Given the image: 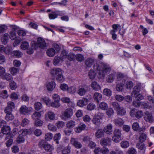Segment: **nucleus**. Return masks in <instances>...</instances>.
<instances>
[{
  "label": "nucleus",
  "mask_w": 154,
  "mask_h": 154,
  "mask_svg": "<svg viewBox=\"0 0 154 154\" xmlns=\"http://www.w3.org/2000/svg\"><path fill=\"white\" fill-rule=\"evenodd\" d=\"M94 70L98 72V74L100 78L103 77L107 73H109L111 70L110 66L108 64H105L101 70H100V67L97 63H95L93 66Z\"/></svg>",
  "instance_id": "nucleus-1"
},
{
  "label": "nucleus",
  "mask_w": 154,
  "mask_h": 154,
  "mask_svg": "<svg viewBox=\"0 0 154 154\" xmlns=\"http://www.w3.org/2000/svg\"><path fill=\"white\" fill-rule=\"evenodd\" d=\"M63 71L60 68H54L51 71V75L56 78L58 81H60L63 79Z\"/></svg>",
  "instance_id": "nucleus-2"
},
{
  "label": "nucleus",
  "mask_w": 154,
  "mask_h": 154,
  "mask_svg": "<svg viewBox=\"0 0 154 154\" xmlns=\"http://www.w3.org/2000/svg\"><path fill=\"white\" fill-rule=\"evenodd\" d=\"M73 114V112L72 109L70 108H67L62 112L61 116V118L63 119H68L72 116Z\"/></svg>",
  "instance_id": "nucleus-3"
},
{
  "label": "nucleus",
  "mask_w": 154,
  "mask_h": 154,
  "mask_svg": "<svg viewBox=\"0 0 154 154\" xmlns=\"http://www.w3.org/2000/svg\"><path fill=\"white\" fill-rule=\"evenodd\" d=\"M114 136L112 137V140L116 143H118L121 140V131L119 129H115L113 132Z\"/></svg>",
  "instance_id": "nucleus-4"
},
{
  "label": "nucleus",
  "mask_w": 154,
  "mask_h": 154,
  "mask_svg": "<svg viewBox=\"0 0 154 154\" xmlns=\"http://www.w3.org/2000/svg\"><path fill=\"white\" fill-rule=\"evenodd\" d=\"M88 87L86 85L80 86L77 90V93L80 96H83L89 90Z\"/></svg>",
  "instance_id": "nucleus-5"
},
{
  "label": "nucleus",
  "mask_w": 154,
  "mask_h": 154,
  "mask_svg": "<svg viewBox=\"0 0 154 154\" xmlns=\"http://www.w3.org/2000/svg\"><path fill=\"white\" fill-rule=\"evenodd\" d=\"M95 154H107L109 152V150L106 147H103L100 148L99 147H96L94 150Z\"/></svg>",
  "instance_id": "nucleus-6"
},
{
  "label": "nucleus",
  "mask_w": 154,
  "mask_h": 154,
  "mask_svg": "<svg viewBox=\"0 0 154 154\" xmlns=\"http://www.w3.org/2000/svg\"><path fill=\"white\" fill-rule=\"evenodd\" d=\"M144 119L146 122L152 123L154 121V117L151 113L148 111L145 112V116L144 117Z\"/></svg>",
  "instance_id": "nucleus-7"
},
{
  "label": "nucleus",
  "mask_w": 154,
  "mask_h": 154,
  "mask_svg": "<svg viewBox=\"0 0 154 154\" xmlns=\"http://www.w3.org/2000/svg\"><path fill=\"white\" fill-rule=\"evenodd\" d=\"M7 106L4 109L5 113H11L15 108V105L14 102L9 101L7 103Z\"/></svg>",
  "instance_id": "nucleus-8"
},
{
  "label": "nucleus",
  "mask_w": 154,
  "mask_h": 154,
  "mask_svg": "<svg viewBox=\"0 0 154 154\" xmlns=\"http://www.w3.org/2000/svg\"><path fill=\"white\" fill-rule=\"evenodd\" d=\"M135 109H132L130 112V116L132 117H135L137 119H139L141 118L143 116V113L141 110L136 111Z\"/></svg>",
  "instance_id": "nucleus-9"
},
{
  "label": "nucleus",
  "mask_w": 154,
  "mask_h": 154,
  "mask_svg": "<svg viewBox=\"0 0 154 154\" xmlns=\"http://www.w3.org/2000/svg\"><path fill=\"white\" fill-rule=\"evenodd\" d=\"M70 142L72 145L77 149H80L82 147V144L78 141L77 138L71 137Z\"/></svg>",
  "instance_id": "nucleus-10"
},
{
  "label": "nucleus",
  "mask_w": 154,
  "mask_h": 154,
  "mask_svg": "<svg viewBox=\"0 0 154 154\" xmlns=\"http://www.w3.org/2000/svg\"><path fill=\"white\" fill-rule=\"evenodd\" d=\"M97 116H100V118L94 117L92 121L93 124L96 125H99L101 124V117L103 116V114L102 113L98 112L97 113Z\"/></svg>",
  "instance_id": "nucleus-11"
},
{
  "label": "nucleus",
  "mask_w": 154,
  "mask_h": 154,
  "mask_svg": "<svg viewBox=\"0 0 154 154\" xmlns=\"http://www.w3.org/2000/svg\"><path fill=\"white\" fill-rule=\"evenodd\" d=\"M104 132L108 134H111L112 133V125L111 124H108L104 128Z\"/></svg>",
  "instance_id": "nucleus-12"
},
{
  "label": "nucleus",
  "mask_w": 154,
  "mask_h": 154,
  "mask_svg": "<svg viewBox=\"0 0 154 154\" xmlns=\"http://www.w3.org/2000/svg\"><path fill=\"white\" fill-rule=\"evenodd\" d=\"M38 46L42 49H45L46 47V44L43 39L40 37L38 38Z\"/></svg>",
  "instance_id": "nucleus-13"
},
{
  "label": "nucleus",
  "mask_w": 154,
  "mask_h": 154,
  "mask_svg": "<svg viewBox=\"0 0 154 154\" xmlns=\"http://www.w3.org/2000/svg\"><path fill=\"white\" fill-rule=\"evenodd\" d=\"M61 101L63 103L68 104L69 106L73 107L75 105V103L70 100V98L66 97H64L61 98Z\"/></svg>",
  "instance_id": "nucleus-14"
},
{
  "label": "nucleus",
  "mask_w": 154,
  "mask_h": 154,
  "mask_svg": "<svg viewBox=\"0 0 154 154\" xmlns=\"http://www.w3.org/2000/svg\"><path fill=\"white\" fill-rule=\"evenodd\" d=\"M88 101V99L83 98L82 99L79 100L78 101L77 105L80 107H83L87 104Z\"/></svg>",
  "instance_id": "nucleus-15"
},
{
  "label": "nucleus",
  "mask_w": 154,
  "mask_h": 154,
  "mask_svg": "<svg viewBox=\"0 0 154 154\" xmlns=\"http://www.w3.org/2000/svg\"><path fill=\"white\" fill-rule=\"evenodd\" d=\"M111 140L108 137H106L102 139L100 141V144L103 146L109 145L110 144Z\"/></svg>",
  "instance_id": "nucleus-16"
},
{
  "label": "nucleus",
  "mask_w": 154,
  "mask_h": 154,
  "mask_svg": "<svg viewBox=\"0 0 154 154\" xmlns=\"http://www.w3.org/2000/svg\"><path fill=\"white\" fill-rule=\"evenodd\" d=\"M31 110L30 108H28L26 106L23 105L21 107L20 111L21 114L25 115L30 111Z\"/></svg>",
  "instance_id": "nucleus-17"
},
{
  "label": "nucleus",
  "mask_w": 154,
  "mask_h": 154,
  "mask_svg": "<svg viewBox=\"0 0 154 154\" xmlns=\"http://www.w3.org/2000/svg\"><path fill=\"white\" fill-rule=\"evenodd\" d=\"M11 56L15 58L21 57L22 55V53L19 50L14 51L11 53Z\"/></svg>",
  "instance_id": "nucleus-18"
},
{
  "label": "nucleus",
  "mask_w": 154,
  "mask_h": 154,
  "mask_svg": "<svg viewBox=\"0 0 154 154\" xmlns=\"http://www.w3.org/2000/svg\"><path fill=\"white\" fill-rule=\"evenodd\" d=\"M113 122L116 126L120 127L123 125L124 122L122 119L119 118L115 119Z\"/></svg>",
  "instance_id": "nucleus-19"
},
{
  "label": "nucleus",
  "mask_w": 154,
  "mask_h": 154,
  "mask_svg": "<svg viewBox=\"0 0 154 154\" xmlns=\"http://www.w3.org/2000/svg\"><path fill=\"white\" fill-rule=\"evenodd\" d=\"M115 77V74L114 73H111L107 76L106 81L108 82L111 83L114 81Z\"/></svg>",
  "instance_id": "nucleus-20"
},
{
  "label": "nucleus",
  "mask_w": 154,
  "mask_h": 154,
  "mask_svg": "<svg viewBox=\"0 0 154 154\" xmlns=\"http://www.w3.org/2000/svg\"><path fill=\"white\" fill-rule=\"evenodd\" d=\"M92 88L96 91H98L100 89V85L96 82H92L91 84Z\"/></svg>",
  "instance_id": "nucleus-21"
},
{
  "label": "nucleus",
  "mask_w": 154,
  "mask_h": 154,
  "mask_svg": "<svg viewBox=\"0 0 154 154\" xmlns=\"http://www.w3.org/2000/svg\"><path fill=\"white\" fill-rule=\"evenodd\" d=\"M55 83L54 82H51L48 83L47 85V88L48 91L53 90L55 87Z\"/></svg>",
  "instance_id": "nucleus-22"
},
{
  "label": "nucleus",
  "mask_w": 154,
  "mask_h": 154,
  "mask_svg": "<svg viewBox=\"0 0 154 154\" xmlns=\"http://www.w3.org/2000/svg\"><path fill=\"white\" fill-rule=\"evenodd\" d=\"M93 98L94 100L96 101L97 103H98L99 100H100L102 99V95L99 93L96 92L94 94Z\"/></svg>",
  "instance_id": "nucleus-23"
},
{
  "label": "nucleus",
  "mask_w": 154,
  "mask_h": 154,
  "mask_svg": "<svg viewBox=\"0 0 154 154\" xmlns=\"http://www.w3.org/2000/svg\"><path fill=\"white\" fill-rule=\"evenodd\" d=\"M2 131L3 134H8L10 132L11 128L9 126L5 125L2 127Z\"/></svg>",
  "instance_id": "nucleus-24"
},
{
  "label": "nucleus",
  "mask_w": 154,
  "mask_h": 154,
  "mask_svg": "<svg viewBox=\"0 0 154 154\" xmlns=\"http://www.w3.org/2000/svg\"><path fill=\"white\" fill-rule=\"evenodd\" d=\"M118 115L120 116L125 115L126 111L125 109L121 106L116 110Z\"/></svg>",
  "instance_id": "nucleus-25"
},
{
  "label": "nucleus",
  "mask_w": 154,
  "mask_h": 154,
  "mask_svg": "<svg viewBox=\"0 0 154 154\" xmlns=\"http://www.w3.org/2000/svg\"><path fill=\"white\" fill-rule=\"evenodd\" d=\"M94 60L91 58H88L85 61V64L86 66L91 67L93 64Z\"/></svg>",
  "instance_id": "nucleus-26"
},
{
  "label": "nucleus",
  "mask_w": 154,
  "mask_h": 154,
  "mask_svg": "<svg viewBox=\"0 0 154 154\" xmlns=\"http://www.w3.org/2000/svg\"><path fill=\"white\" fill-rule=\"evenodd\" d=\"M75 125V122L73 120L68 121L66 124V126L69 129L72 128Z\"/></svg>",
  "instance_id": "nucleus-27"
},
{
  "label": "nucleus",
  "mask_w": 154,
  "mask_h": 154,
  "mask_svg": "<svg viewBox=\"0 0 154 154\" xmlns=\"http://www.w3.org/2000/svg\"><path fill=\"white\" fill-rule=\"evenodd\" d=\"M136 147L141 150H143L144 151L146 149V147L144 144L142 143L138 142L136 144Z\"/></svg>",
  "instance_id": "nucleus-28"
},
{
  "label": "nucleus",
  "mask_w": 154,
  "mask_h": 154,
  "mask_svg": "<svg viewBox=\"0 0 154 154\" xmlns=\"http://www.w3.org/2000/svg\"><path fill=\"white\" fill-rule=\"evenodd\" d=\"M41 114L40 113L38 112H34L32 116V119L35 121L39 120L41 118Z\"/></svg>",
  "instance_id": "nucleus-29"
},
{
  "label": "nucleus",
  "mask_w": 154,
  "mask_h": 154,
  "mask_svg": "<svg viewBox=\"0 0 154 154\" xmlns=\"http://www.w3.org/2000/svg\"><path fill=\"white\" fill-rule=\"evenodd\" d=\"M86 125L84 124H80L76 128L75 131L77 133H80L82 131L84 130L86 128Z\"/></svg>",
  "instance_id": "nucleus-30"
},
{
  "label": "nucleus",
  "mask_w": 154,
  "mask_h": 154,
  "mask_svg": "<svg viewBox=\"0 0 154 154\" xmlns=\"http://www.w3.org/2000/svg\"><path fill=\"white\" fill-rule=\"evenodd\" d=\"M104 134L103 131L101 129L98 130L95 133V136L98 138H101Z\"/></svg>",
  "instance_id": "nucleus-31"
},
{
  "label": "nucleus",
  "mask_w": 154,
  "mask_h": 154,
  "mask_svg": "<svg viewBox=\"0 0 154 154\" xmlns=\"http://www.w3.org/2000/svg\"><path fill=\"white\" fill-rule=\"evenodd\" d=\"M99 106L100 108L104 110H107L108 107L107 103L104 102L100 103L99 104Z\"/></svg>",
  "instance_id": "nucleus-32"
},
{
  "label": "nucleus",
  "mask_w": 154,
  "mask_h": 154,
  "mask_svg": "<svg viewBox=\"0 0 154 154\" xmlns=\"http://www.w3.org/2000/svg\"><path fill=\"white\" fill-rule=\"evenodd\" d=\"M9 35L8 33L5 34L1 39V41L3 44L6 45L8 41Z\"/></svg>",
  "instance_id": "nucleus-33"
},
{
  "label": "nucleus",
  "mask_w": 154,
  "mask_h": 154,
  "mask_svg": "<svg viewBox=\"0 0 154 154\" xmlns=\"http://www.w3.org/2000/svg\"><path fill=\"white\" fill-rule=\"evenodd\" d=\"M29 46V44L27 42L24 41L22 42L20 48L22 49L25 50L27 49Z\"/></svg>",
  "instance_id": "nucleus-34"
},
{
  "label": "nucleus",
  "mask_w": 154,
  "mask_h": 154,
  "mask_svg": "<svg viewBox=\"0 0 154 154\" xmlns=\"http://www.w3.org/2000/svg\"><path fill=\"white\" fill-rule=\"evenodd\" d=\"M56 51L54 48H51L48 49L47 51V54L48 56L51 57L53 56L55 54Z\"/></svg>",
  "instance_id": "nucleus-35"
},
{
  "label": "nucleus",
  "mask_w": 154,
  "mask_h": 154,
  "mask_svg": "<svg viewBox=\"0 0 154 154\" xmlns=\"http://www.w3.org/2000/svg\"><path fill=\"white\" fill-rule=\"evenodd\" d=\"M96 107V105L94 103L91 102L87 105V109L88 110L92 111L94 110Z\"/></svg>",
  "instance_id": "nucleus-36"
},
{
  "label": "nucleus",
  "mask_w": 154,
  "mask_h": 154,
  "mask_svg": "<svg viewBox=\"0 0 154 154\" xmlns=\"http://www.w3.org/2000/svg\"><path fill=\"white\" fill-rule=\"evenodd\" d=\"M140 106L141 107L144 109H148L150 110H152L154 108L153 106H150L148 105L147 103L144 102L141 103Z\"/></svg>",
  "instance_id": "nucleus-37"
},
{
  "label": "nucleus",
  "mask_w": 154,
  "mask_h": 154,
  "mask_svg": "<svg viewBox=\"0 0 154 154\" xmlns=\"http://www.w3.org/2000/svg\"><path fill=\"white\" fill-rule=\"evenodd\" d=\"M60 138L61 134L60 133H58L54 135L53 140L54 141L56 142L57 144H58L59 143V140H60Z\"/></svg>",
  "instance_id": "nucleus-38"
},
{
  "label": "nucleus",
  "mask_w": 154,
  "mask_h": 154,
  "mask_svg": "<svg viewBox=\"0 0 154 154\" xmlns=\"http://www.w3.org/2000/svg\"><path fill=\"white\" fill-rule=\"evenodd\" d=\"M6 113V115L5 117V119L6 120L9 121H12L14 118V117L11 113Z\"/></svg>",
  "instance_id": "nucleus-39"
},
{
  "label": "nucleus",
  "mask_w": 154,
  "mask_h": 154,
  "mask_svg": "<svg viewBox=\"0 0 154 154\" xmlns=\"http://www.w3.org/2000/svg\"><path fill=\"white\" fill-rule=\"evenodd\" d=\"M121 147L126 149L128 148L129 146V143L127 141H123L120 143Z\"/></svg>",
  "instance_id": "nucleus-40"
},
{
  "label": "nucleus",
  "mask_w": 154,
  "mask_h": 154,
  "mask_svg": "<svg viewBox=\"0 0 154 154\" xmlns=\"http://www.w3.org/2000/svg\"><path fill=\"white\" fill-rule=\"evenodd\" d=\"M46 116H47L51 120H54L55 118L54 113L51 111H49L47 112Z\"/></svg>",
  "instance_id": "nucleus-41"
},
{
  "label": "nucleus",
  "mask_w": 154,
  "mask_h": 154,
  "mask_svg": "<svg viewBox=\"0 0 154 154\" xmlns=\"http://www.w3.org/2000/svg\"><path fill=\"white\" fill-rule=\"evenodd\" d=\"M44 149L47 151H51L54 149L53 147L48 144H45L44 146Z\"/></svg>",
  "instance_id": "nucleus-42"
},
{
  "label": "nucleus",
  "mask_w": 154,
  "mask_h": 154,
  "mask_svg": "<svg viewBox=\"0 0 154 154\" xmlns=\"http://www.w3.org/2000/svg\"><path fill=\"white\" fill-rule=\"evenodd\" d=\"M67 52L65 51H63L60 54V58H61V61L64 60L67 57Z\"/></svg>",
  "instance_id": "nucleus-43"
},
{
  "label": "nucleus",
  "mask_w": 154,
  "mask_h": 154,
  "mask_svg": "<svg viewBox=\"0 0 154 154\" xmlns=\"http://www.w3.org/2000/svg\"><path fill=\"white\" fill-rule=\"evenodd\" d=\"M53 137V134L50 133H48L45 134V140L47 141H50Z\"/></svg>",
  "instance_id": "nucleus-44"
},
{
  "label": "nucleus",
  "mask_w": 154,
  "mask_h": 154,
  "mask_svg": "<svg viewBox=\"0 0 154 154\" xmlns=\"http://www.w3.org/2000/svg\"><path fill=\"white\" fill-rule=\"evenodd\" d=\"M140 91L139 86H135L134 88V90L132 93V95L135 96Z\"/></svg>",
  "instance_id": "nucleus-45"
},
{
  "label": "nucleus",
  "mask_w": 154,
  "mask_h": 154,
  "mask_svg": "<svg viewBox=\"0 0 154 154\" xmlns=\"http://www.w3.org/2000/svg\"><path fill=\"white\" fill-rule=\"evenodd\" d=\"M3 79L7 81H10L12 80V77L11 75L9 73L6 74L3 77Z\"/></svg>",
  "instance_id": "nucleus-46"
},
{
  "label": "nucleus",
  "mask_w": 154,
  "mask_h": 154,
  "mask_svg": "<svg viewBox=\"0 0 154 154\" xmlns=\"http://www.w3.org/2000/svg\"><path fill=\"white\" fill-rule=\"evenodd\" d=\"M88 76L90 79H94L96 76V73L93 70H90L88 73Z\"/></svg>",
  "instance_id": "nucleus-47"
},
{
  "label": "nucleus",
  "mask_w": 154,
  "mask_h": 154,
  "mask_svg": "<svg viewBox=\"0 0 154 154\" xmlns=\"http://www.w3.org/2000/svg\"><path fill=\"white\" fill-rule=\"evenodd\" d=\"M71 147L68 146L62 150V154H69L70 152Z\"/></svg>",
  "instance_id": "nucleus-48"
},
{
  "label": "nucleus",
  "mask_w": 154,
  "mask_h": 154,
  "mask_svg": "<svg viewBox=\"0 0 154 154\" xmlns=\"http://www.w3.org/2000/svg\"><path fill=\"white\" fill-rule=\"evenodd\" d=\"M146 134L144 133L141 134L139 138V142L143 143L146 140Z\"/></svg>",
  "instance_id": "nucleus-49"
},
{
  "label": "nucleus",
  "mask_w": 154,
  "mask_h": 154,
  "mask_svg": "<svg viewBox=\"0 0 154 154\" xmlns=\"http://www.w3.org/2000/svg\"><path fill=\"white\" fill-rule=\"evenodd\" d=\"M76 56L72 53H69L67 56L68 59L71 61H72L75 60Z\"/></svg>",
  "instance_id": "nucleus-50"
},
{
  "label": "nucleus",
  "mask_w": 154,
  "mask_h": 154,
  "mask_svg": "<svg viewBox=\"0 0 154 154\" xmlns=\"http://www.w3.org/2000/svg\"><path fill=\"white\" fill-rule=\"evenodd\" d=\"M116 89L117 91H122L124 89V85L121 83L117 84Z\"/></svg>",
  "instance_id": "nucleus-51"
},
{
  "label": "nucleus",
  "mask_w": 154,
  "mask_h": 154,
  "mask_svg": "<svg viewBox=\"0 0 154 154\" xmlns=\"http://www.w3.org/2000/svg\"><path fill=\"white\" fill-rule=\"evenodd\" d=\"M61 60V58L60 57L56 56L54 57L53 60V63L54 65H57Z\"/></svg>",
  "instance_id": "nucleus-52"
},
{
  "label": "nucleus",
  "mask_w": 154,
  "mask_h": 154,
  "mask_svg": "<svg viewBox=\"0 0 154 154\" xmlns=\"http://www.w3.org/2000/svg\"><path fill=\"white\" fill-rule=\"evenodd\" d=\"M103 93L105 95L107 96H110L112 94L111 91L108 88L104 89Z\"/></svg>",
  "instance_id": "nucleus-53"
},
{
  "label": "nucleus",
  "mask_w": 154,
  "mask_h": 154,
  "mask_svg": "<svg viewBox=\"0 0 154 154\" xmlns=\"http://www.w3.org/2000/svg\"><path fill=\"white\" fill-rule=\"evenodd\" d=\"M28 133V131L26 129H22L19 132V135L23 136H25Z\"/></svg>",
  "instance_id": "nucleus-54"
},
{
  "label": "nucleus",
  "mask_w": 154,
  "mask_h": 154,
  "mask_svg": "<svg viewBox=\"0 0 154 154\" xmlns=\"http://www.w3.org/2000/svg\"><path fill=\"white\" fill-rule=\"evenodd\" d=\"M139 126V124L137 122L133 123L132 125V128L134 131H137L138 130Z\"/></svg>",
  "instance_id": "nucleus-55"
},
{
  "label": "nucleus",
  "mask_w": 154,
  "mask_h": 154,
  "mask_svg": "<svg viewBox=\"0 0 154 154\" xmlns=\"http://www.w3.org/2000/svg\"><path fill=\"white\" fill-rule=\"evenodd\" d=\"M48 130L52 131H55L57 129L56 127L52 124H48Z\"/></svg>",
  "instance_id": "nucleus-56"
},
{
  "label": "nucleus",
  "mask_w": 154,
  "mask_h": 154,
  "mask_svg": "<svg viewBox=\"0 0 154 154\" xmlns=\"http://www.w3.org/2000/svg\"><path fill=\"white\" fill-rule=\"evenodd\" d=\"M42 104L41 103L38 102L34 104V108L37 110H38L42 108Z\"/></svg>",
  "instance_id": "nucleus-57"
},
{
  "label": "nucleus",
  "mask_w": 154,
  "mask_h": 154,
  "mask_svg": "<svg viewBox=\"0 0 154 154\" xmlns=\"http://www.w3.org/2000/svg\"><path fill=\"white\" fill-rule=\"evenodd\" d=\"M67 91L68 93L71 94H74L76 91L75 88L74 86H72L67 89Z\"/></svg>",
  "instance_id": "nucleus-58"
},
{
  "label": "nucleus",
  "mask_w": 154,
  "mask_h": 154,
  "mask_svg": "<svg viewBox=\"0 0 154 154\" xmlns=\"http://www.w3.org/2000/svg\"><path fill=\"white\" fill-rule=\"evenodd\" d=\"M127 152L128 154H136L137 152L135 148L131 147L128 149Z\"/></svg>",
  "instance_id": "nucleus-59"
},
{
  "label": "nucleus",
  "mask_w": 154,
  "mask_h": 154,
  "mask_svg": "<svg viewBox=\"0 0 154 154\" xmlns=\"http://www.w3.org/2000/svg\"><path fill=\"white\" fill-rule=\"evenodd\" d=\"M111 104L114 109L116 111L120 107L118 103L115 102H112Z\"/></svg>",
  "instance_id": "nucleus-60"
},
{
  "label": "nucleus",
  "mask_w": 154,
  "mask_h": 154,
  "mask_svg": "<svg viewBox=\"0 0 154 154\" xmlns=\"http://www.w3.org/2000/svg\"><path fill=\"white\" fill-rule=\"evenodd\" d=\"M10 88L12 90H15L17 87L16 83L14 81H12L10 83Z\"/></svg>",
  "instance_id": "nucleus-61"
},
{
  "label": "nucleus",
  "mask_w": 154,
  "mask_h": 154,
  "mask_svg": "<svg viewBox=\"0 0 154 154\" xmlns=\"http://www.w3.org/2000/svg\"><path fill=\"white\" fill-rule=\"evenodd\" d=\"M19 71V69L15 67H12L10 69V72L14 75H15Z\"/></svg>",
  "instance_id": "nucleus-62"
},
{
  "label": "nucleus",
  "mask_w": 154,
  "mask_h": 154,
  "mask_svg": "<svg viewBox=\"0 0 154 154\" xmlns=\"http://www.w3.org/2000/svg\"><path fill=\"white\" fill-rule=\"evenodd\" d=\"M133 86V84L132 82H126L125 87L127 89H131Z\"/></svg>",
  "instance_id": "nucleus-63"
},
{
  "label": "nucleus",
  "mask_w": 154,
  "mask_h": 154,
  "mask_svg": "<svg viewBox=\"0 0 154 154\" xmlns=\"http://www.w3.org/2000/svg\"><path fill=\"white\" fill-rule=\"evenodd\" d=\"M106 114L109 116L113 114L114 113L113 110L112 108H109L106 112Z\"/></svg>",
  "instance_id": "nucleus-64"
}]
</instances>
